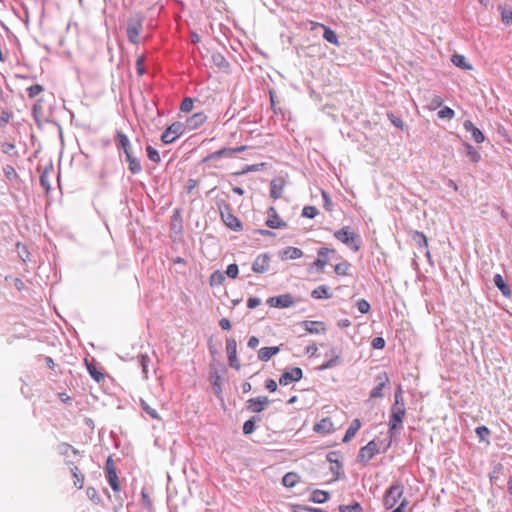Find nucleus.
<instances>
[{
  "label": "nucleus",
  "mask_w": 512,
  "mask_h": 512,
  "mask_svg": "<svg viewBox=\"0 0 512 512\" xmlns=\"http://www.w3.org/2000/svg\"><path fill=\"white\" fill-rule=\"evenodd\" d=\"M115 145L119 152H123L125 160L128 163L129 171L136 175L142 171V165L140 160L134 156L131 142L126 134L122 131L117 130L114 137Z\"/></svg>",
  "instance_id": "1"
},
{
  "label": "nucleus",
  "mask_w": 512,
  "mask_h": 512,
  "mask_svg": "<svg viewBox=\"0 0 512 512\" xmlns=\"http://www.w3.org/2000/svg\"><path fill=\"white\" fill-rule=\"evenodd\" d=\"M406 415V409L405 408H391L390 409V416H389V440L384 447L383 451H387L388 448H390L392 442L396 440V438L400 435V432L403 428V420Z\"/></svg>",
  "instance_id": "2"
},
{
  "label": "nucleus",
  "mask_w": 512,
  "mask_h": 512,
  "mask_svg": "<svg viewBox=\"0 0 512 512\" xmlns=\"http://www.w3.org/2000/svg\"><path fill=\"white\" fill-rule=\"evenodd\" d=\"M145 19V14L142 11H134L129 15L126 23V34L131 44H139V36L143 30Z\"/></svg>",
  "instance_id": "3"
},
{
  "label": "nucleus",
  "mask_w": 512,
  "mask_h": 512,
  "mask_svg": "<svg viewBox=\"0 0 512 512\" xmlns=\"http://www.w3.org/2000/svg\"><path fill=\"white\" fill-rule=\"evenodd\" d=\"M216 205L219 210L220 218L226 227L235 232H239L243 229L241 220L232 213L231 205L226 200L218 199Z\"/></svg>",
  "instance_id": "4"
},
{
  "label": "nucleus",
  "mask_w": 512,
  "mask_h": 512,
  "mask_svg": "<svg viewBox=\"0 0 512 512\" xmlns=\"http://www.w3.org/2000/svg\"><path fill=\"white\" fill-rule=\"evenodd\" d=\"M334 237L354 252L359 251L361 248L362 241L360 235L352 231L349 226H344L335 231Z\"/></svg>",
  "instance_id": "5"
},
{
  "label": "nucleus",
  "mask_w": 512,
  "mask_h": 512,
  "mask_svg": "<svg viewBox=\"0 0 512 512\" xmlns=\"http://www.w3.org/2000/svg\"><path fill=\"white\" fill-rule=\"evenodd\" d=\"M404 486L399 481H394L385 491L383 496V506L386 510L392 509L402 497Z\"/></svg>",
  "instance_id": "6"
},
{
  "label": "nucleus",
  "mask_w": 512,
  "mask_h": 512,
  "mask_svg": "<svg viewBox=\"0 0 512 512\" xmlns=\"http://www.w3.org/2000/svg\"><path fill=\"white\" fill-rule=\"evenodd\" d=\"M185 125L182 122L176 121L169 125L161 134V141L164 144L173 143L178 137L185 133Z\"/></svg>",
  "instance_id": "7"
},
{
  "label": "nucleus",
  "mask_w": 512,
  "mask_h": 512,
  "mask_svg": "<svg viewBox=\"0 0 512 512\" xmlns=\"http://www.w3.org/2000/svg\"><path fill=\"white\" fill-rule=\"evenodd\" d=\"M379 452L380 447L375 440H371L359 450L357 461L366 465Z\"/></svg>",
  "instance_id": "8"
},
{
  "label": "nucleus",
  "mask_w": 512,
  "mask_h": 512,
  "mask_svg": "<svg viewBox=\"0 0 512 512\" xmlns=\"http://www.w3.org/2000/svg\"><path fill=\"white\" fill-rule=\"evenodd\" d=\"M270 403L271 400L267 396H258L246 401V409L253 413H261Z\"/></svg>",
  "instance_id": "9"
},
{
  "label": "nucleus",
  "mask_w": 512,
  "mask_h": 512,
  "mask_svg": "<svg viewBox=\"0 0 512 512\" xmlns=\"http://www.w3.org/2000/svg\"><path fill=\"white\" fill-rule=\"evenodd\" d=\"M266 303L274 308H289L294 304V298L290 293L269 297Z\"/></svg>",
  "instance_id": "10"
},
{
  "label": "nucleus",
  "mask_w": 512,
  "mask_h": 512,
  "mask_svg": "<svg viewBox=\"0 0 512 512\" xmlns=\"http://www.w3.org/2000/svg\"><path fill=\"white\" fill-rule=\"evenodd\" d=\"M303 378V371L300 367H293L291 369L285 370L280 378L279 384L281 386H287L292 382H298Z\"/></svg>",
  "instance_id": "11"
},
{
  "label": "nucleus",
  "mask_w": 512,
  "mask_h": 512,
  "mask_svg": "<svg viewBox=\"0 0 512 512\" xmlns=\"http://www.w3.org/2000/svg\"><path fill=\"white\" fill-rule=\"evenodd\" d=\"M226 352L230 367L240 370L241 365L237 358V342L234 338L226 339Z\"/></svg>",
  "instance_id": "12"
},
{
  "label": "nucleus",
  "mask_w": 512,
  "mask_h": 512,
  "mask_svg": "<svg viewBox=\"0 0 512 512\" xmlns=\"http://www.w3.org/2000/svg\"><path fill=\"white\" fill-rule=\"evenodd\" d=\"M376 386L370 392V398H382L383 389L389 385L390 380L386 372L379 373L375 377Z\"/></svg>",
  "instance_id": "13"
},
{
  "label": "nucleus",
  "mask_w": 512,
  "mask_h": 512,
  "mask_svg": "<svg viewBox=\"0 0 512 512\" xmlns=\"http://www.w3.org/2000/svg\"><path fill=\"white\" fill-rule=\"evenodd\" d=\"M330 252L334 253L335 249L328 247H321L318 249V258L313 262V267H315L318 273L324 272V268L328 264V260L326 259V257Z\"/></svg>",
  "instance_id": "14"
},
{
  "label": "nucleus",
  "mask_w": 512,
  "mask_h": 512,
  "mask_svg": "<svg viewBox=\"0 0 512 512\" xmlns=\"http://www.w3.org/2000/svg\"><path fill=\"white\" fill-rule=\"evenodd\" d=\"M270 255L268 253H262L256 257L252 263V271L258 274L265 273L270 268Z\"/></svg>",
  "instance_id": "15"
},
{
  "label": "nucleus",
  "mask_w": 512,
  "mask_h": 512,
  "mask_svg": "<svg viewBox=\"0 0 512 512\" xmlns=\"http://www.w3.org/2000/svg\"><path fill=\"white\" fill-rule=\"evenodd\" d=\"M267 214L268 219L265 222L267 227L271 229H282L287 227V223L279 218L277 211L274 207H269Z\"/></svg>",
  "instance_id": "16"
},
{
  "label": "nucleus",
  "mask_w": 512,
  "mask_h": 512,
  "mask_svg": "<svg viewBox=\"0 0 512 512\" xmlns=\"http://www.w3.org/2000/svg\"><path fill=\"white\" fill-rule=\"evenodd\" d=\"M207 120V116L204 112L194 113L192 116L186 119L184 123L185 129L195 130L198 129Z\"/></svg>",
  "instance_id": "17"
},
{
  "label": "nucleus",
  "mask_w": 512,
  "mask_h": 512,
  "mask_svg": "<svg viewBox=\"0 0 512 512\" xmlns=\"http://www.w3.org/2000/svg\"><path fill=\"white\" fill-rule=\"evenodd\" d=\"M301 325L304 329L310 334H319L326 332V326L324 322L321 321H303Z\"/></svg>",
  "instance_id": "18"
},
{
  "label": "nucleus",
  "mask_w": 512,
  "mask_h": 512,
  "mask_svg": "<svg viewBox=\"0 0 512 512\" xmlns=\"http://www.w3.org/2000/svg\"><path fill=\"white\" fill-rule=\"evenodd\" d=\"M463 127L467 132L471 133V137L476 143L484 142L485 136L483 132L479 128L474 126V124L470 120H465L463 123Z\"/></svg>",
  "instance_id": "19"
},
{
  "label": "nucleus",
  "mask_w": 512,
  "mask_h": 512,
  "mask_svg": "<svg viewBox=\"0 0 512 512\" xmlns=\"http://www.w3.org/2000/svg\"><path fill=\"white\" fill-rule=\"evenodd\" d=\"M493 282L494 285L501 291L504 297L510 298L512 296V291L501 274H495L493 277Z\"/></svg>",
  "instance_id": "20"
},
{
  "label": "nucleus",
  "mask_w": 512,
  "mask_h": 512,
  "mask_svg": "<svg viewBox=\"0 0 512 512\" xmlns=\"http://www.w3.org/2000/svg\"><path fill=\"white\" fill-rule=\"evenodd\" d=\"M303 256V251L296 247H286L279 251V257L282 260L298 259Z\"/></svg>",
  "instance_id": "21"
},
{
  "label": "nucleus",
  "mask_w": 512,
  "mask_h": 512,
  "mask_svg": "<svg viewBox=\"0 0 512 512\" xmlns=\"http://www.w3.org/2000/svg\"><path fill=\"white\" fill-rule=\"evenodd\" d=\"M313 430L316 433L328 434L333 431V423L329 417L323 418L318 423H315Z\"/></svg>",
  "instance_id": "22"
},
{
  "label": "nucleus",
  "mask_w": 512,
  "mask_h": 512,
  "mask_svg": "<svg viewBox=\"0 0 512 512\" xmlns=\"http://www.w3.org/2000/svg\"><path fill=\"white\" fill-rule=\"evenodd\" d=\"M279 351L280 348L278 346L262 347L258 351V358L263 362H267Z\"/></svg>",
  "instance_id": "23"
},
{
  "label": "nucleus",
  "mask_w": 512,
  "mask_h": 512,
  "mask_svg": "<svg viewBox=\"0 0 512 512\" xmlns=\"http://www.w3.org/2000/svg\"><path fill=\"white\" fill-rule=\"evenodd\" d=\"M223 157H232V151L231 148H221L215 152H212L208 154L206 157L203 158V163H208L212 160H217Z\"/></svg>",
  "instance_id": "24"
},
{
  "label": "nucleus",
  "mask_w": 512,
  "mask_h": 512,
  "mask_svg": "<svg viewBox=\"0 0 512 512\" xmlns=\"http://www.w3.org/2000/svg\"><path fill=\"white\" fill-rule=\"evenodd\" d=\"M318 25H319V27H321L323 29V38L327 42H329L333 45H336V46L340 45L338 36L332 28H330L329 26H326L324 24H318Z\"/></svg>",
  "instance_id": "25"
},
{
  "label": "nucleus",
  "mask_w": 512,
  "mask_h": 512,
  "mask_svg": "<svg viewBox=\"0 0 512 512\" xmlns=\"http://www.w3.org/2000/svg\"><path fill=\"white\" fill-rule=\"evenodd\" d=\"M344 363V359L341 355H334V357L328 358L323 364L317 367V370L324 371L327 369L334 368L336 366L342 365Z\"/></svg>",
  "instance_id": "26"
},
{
  "label": "nucleus",
  "mask_w": 512,
  "mask_h": 512,
  "mask_svg": "<svg viewBox=\"0 0 512 512\" xmlns=\"http://www.w3.org/2000/svg\"><path fill=\"white\" fill-rule=\"evenodd\" d=\"M361 427V422L359 419H354L350 426L348 427V429L346 430L345 432V435L342 439V442L343 443H347L349 442L354 436L355 434L357 433V431L360 429Z\"/></svg>",
  "instance_id": "27"
},
{
  "label": "nucleus",
  "mask_w": 512,
  "mask_h": 512,
  "mask_svg": "<svg viewBox=\"0 0 512 512\" xmlns=\"http://www.w3.org/2000/svg\"><path fill=\"white\" fill-rule=\"evenodd\" d=\"M330 499V493L325 490H314L309 498V501L322 504Z\"/></svg>",
  "instance_id": "28"
},
{
  "label": "nucleus",
  "mask_w": 512,
  "mask_h": 512,
  "mask_svg": "<svg viewBox=\"0 0 512 512\" xmlns=\"http://www.w3.org/2000/svg\"><path fill=\"white\" fill-rule=\"evenodd\" d=\"M70 473L74 478V485L78 489H82L84 486L85 476L77 466L70 467Z\"/></svg>",
  "instance_id": "29"
},
{
  "label": "nucleus",
  "mask_w": 512,
  "mask_h": 512,
  "mask_svg": "<svg viewBox=\"0 0 512 512\" xmlns=\"http://www.w3.org/2000/svg\"><path fill=\"white\" fill-rule=\"evenodd\" d=\"M260 416H252L248 420H246L243 424V434L250 435L256 430V422H260Z\"/></svg>",
  "instance_id": "30"
},
{
  "label": "nucleus",
  "mask_w": 512,
  "mask_h": 512,
  "mask_svg": "<svg viewBox=\"0 0 512 512\" xmlns=\"http://www.w3.org/2000/svg\"><path fill=\"white\" fill-rule=\"evenodd\" d=\"M451 61L455 66H457L463 70H471L472 69V65L467 62V59L464 55L457 54V53L453 54L451 57Z\"/></svg>",
  "instance_id": "31"
},
{
  "label": "nucleus",
  "mask_w": 512,
  "mask_h": 512,
  "mask_svg": "<svg viewBox=\"0 0 512 512\" xmlns=\"http://www.w3.org/2000/svg\"><path fill=\"white\" fill-rule=\"evenodd\" d=\"M53 171L52 166L50 168H45L39 178L40 185L44 188V190L48 193L51 190L50 184V175Z\"/></svg>",
  "instance_id": "32"
},
{
  "label": "nucleus",
  "mask_w": 512,
  "mask_h": 512,
  "mask_svg": "<svg viewBox=\"0 0 512 512\" xmlns=\"http://www.w3.org/2000/svg\"><path fill=\"white\" fill-rule=\"evenodd\" d=\"M86 366H87V370H88L91 378L94 379L97 383H100L102 380H104V378H105L104 373L101 370H99L95 366V364L89 363L86 360Z\"/></svg>",
  "instance_id": "33"
},
{
  "label": "nucleus",
  "mask_w": 512,
  "mask_h": 512,
  "mask_svg": "<svg viewBox=\"0 0 512 512\" xmlns=\"http://www.w3.org/2000/svg\"><path fill=\"white\" fill-rule=\"evenodd\" d=\"M106 479L114 492H118L120 490V482L116 469H110V471L106 473Z\"/></svg>",
  "instance_id": "34"
},
{
  "label": "nucleus",
  "mask_w": 512,
  "mask_h": 512,
  "mask_svg": "<svg viewBox=\"0 0 512 512\" xmlns=\"http://www.w3.org/2000/svg\"><path fill=\"white\" fill-rule=\"evenodd\" d=\"M311 296L314 299H329L332 297V294L329 293L326 285H320L311 292Z\"/></svg>",
  "instance_id": "35"
},
{
  "label": "nucleus",
  "mask_w": 512,
  "mask_h": 512,
  "mask_svg": "<svg viewBox=\"0 0 512 512\" xmlns=\"http://www.w3.org/2000/svg\"><path fill=\"white\" fill-rule=\"evenodd\" d=\"M464 148L466 156L470 159L471 162L478 163L481 160L480 153L470 143L465 142Z\"/></svg>",
  "instance_id": "36"
},
{
  "label": "nucleus",
  "mask_w": 512,
  "mask_h": 512,
  "mask_svg": "<svg viewBox=\"0 0 512 512\" xmlns=\"http://www.w3.org/2000/svg\"><path fill=\"white\" fill-rule=\"evenodd\" d=\"M299 475L295 472H288L282 478L283 486L287 488L294 487L299 481Z\"/></svg>",
  "instance_id": "37"
},
{
  "label": "nucleus",
  "mask_w": 512,
  "mask_h": 512,
  "mask_svg": "<svg viewBox=\"0 0 512 512\" xmlns=\"http://www.w3.org/2000/svg\"><path fill=\"white\" fill-rule=\"evenodd\" d=\"M210 379L212 381V387L215 392V394L219 395L222 392L221 387V376L219 375L217 370L210 372Z\"/></svg>",
  "instance_id": "38"
},
{
  "label": "nucleus",
  "mask_w": 512,
  "mask_h": 512,
  "mask_svg": "<svg viewBox=\"0 0 512 512\" xmlns=\"http://www.w3.org/2000/svg\"><path fill=\"white\" fill-rule=\"evenodd\" d=\"M412 240L416 243L419 248H424L428 246L427 237L423 232L414 231L412 233Z\"/></svg>",
  "instance_id": "39"
},
{
  "label": "nucleus",
  "mask_w": 512,
  "mask_h": 512,
  "mask_svg": "<svg viewBox=\"0 0 512 512\" xmlns=\"http://www.w3.org/2000/svg\"><path fill=\"white\" fill-rule=\"evenodd\" d=\"M283 191V184L277 183L276 180H272L270 183V196L274 200L279 199L281 197Z\"/></svg>",
  "instance_id": "40"
},
{
  "label": "nucleus",
  "mask_w": 512,
  "mask_h": 512,
  "mask_svg": "<svg viewBox=\"0 0 512 512\" xmlns=\"http://www.w3.org/2000/svg\"><path fill=\"white\" fill-rule=\"evenodd\" d=\"M138 362L142 369V374L144 379H148V363L150 358L147 354L138 355Z\"/></svg>",
  "instance_id": "41"
},
{
  "label": "nucleus",
  "mask_w": 512,
  "mask_h": 512,
  "mask_svg": "<svg viewBox=\"0 0 512 512\" xmlns=\"http://www.w3.org/2000/svg\"><path fill=\"white\" fill-rule=\"evenodd\" d=\"M291 511L292 512H327L320 508H314L302 504H293L291 505Z\"/></svg>",
  "instance_id": "42"
},
{
  "label": "nucleus",
  "mask_w": 512,
  "mask_h": 512,
  "mask_svg": "<svg viewBox=\"0 0 512 512\" xmlns=\"http://www.w3.org/2000/svg\"><path fill=\"white\" fill-rule=\"evenodd\" d=\"M209 281L211 286H219L225 281V274L220 270H216L211 274Z\"/></svg>",
  "instance_id": "43"
},
{
  "label": "nucleus",
  "mask_w": 512,
  "mask_h": 512,
  "mask_svg": "<svg viewBox=\"0 0 512 512\" xmlns=\"http://www.w3.org/2000/svg\"><path fill=\"white\" fill-rule=\"evenodd\" d=\"M351 267V264L348 261H343L334 266V272L339 276H345L348 275L349 268Z\"/></svg>",
  "instance_id": "44"
},
{
  "label": "nucleus",
  "mask_w": 512,
  "mask_h": 512,
  "mask_svg": "<svg viewBox=\"0 0 512 512\" xmlns=\"http://www.w3.org/2000/svg\"><path fill=\"white\" fill-rule=\"evenodd\" d=\"M475 433L476 435L478 436V438L481 440V441H484L486 443H489V436L491 434L490 430L488 427L482 425V426H478L476 429H475Z\"/></svg>",
  "instance_id": "45"
},
{
  "label": "nucleus",
  "mask_w": 512,
  "mask_h": 512,
  "mask_svg": "<svg viewBox=\"0 0 512 512\" xmlns=\"http://www.w3.org/2000/svg\"><path fill=\"white\" fill-rule=\"evenodd\" d=\"M405 408V403H404V399H403V396H402V388L401 386L399 385L397 390L395 391V394H394V403L393 405L391 406V408Z\"/></svg>",
  "instance_id": "46"
},
{
  "label": "nucleus",
  "mask_w": 512,
  "mask_h": 512,
  "mask_svg": "<svg viewBox=\"0 0 512 512\" xmlns=\"http://www.w3.org/2000/svg\"><path fill=\"white\" fill-rule=\"evenodd\" d=\"M141 408L153 419H160V416L156 409L152 408L145 400L140 399Z\"/></svg>",
  "instance_id": "47"
},
{
  "label": "nucleus",
  "mask_w": 512,
  "mask_h": 512,
  "mask_svg": "<svg viewBox=\"0 0 512 512\" xmlns=\"http://www.w3.org/2000/svg\"><path fill=\"white\" fill-rule=\"evenodd\" d=\"M146 153L149 160H151L154 163H159L161 161L159 152L152 146L148 145L146 147Z\"/></svg>",
  "instance_id": "48"
},
{
  "label": "nucleus",
  "mask_w": 512,
  "mask_h": 512,
  "mask_svg": "<svg viewBox=\"0 0 512 512\" xmlns=\"http://www.w3.org/2000/svg\"><path fill=\"white\" fill-rule=\"evenodd\" d=\"M387 118L390 120V122L397 128L403 130L405 127L404 121L399 117L396 116L393 112H387Z\"/></svg>",
  "instance_id": "49"
},
{
  "label": "nucleus",
  "mask_w": 512,
  "mask_h": 512,
  "mask_svg": "<svg viewBox=\"0 0 512 512\" xmlns=\"http://www.w3.org/2000/svg\"><path fill=\"white\" fill-rule=\"evenodd\" d=\"M86 495L93 503H95V504L102 503V499L100 498L97 490L94 487H88L86 489Z\"/></svg>",
  "instance_id": "50"
},
{
  "label": "nucleus",
  "mask_w": 512,
  "mask_h": 512,
  "mask_svg": "<svg viewBox=\"0 0 512 512\" xmlns=\"http://www.w3.org/2000/svg\"><path fill=\"white\" fill-rule=\"evenodd\" d=\"M340 512H362V507L360 503L353 502L350 505H341L339 506Z\"/></svg>",
  "instance_id": "51"
},
{
  "label": "nucleus",
  "mask_w": 512,
  "mask_h": 512,
  "mask_svg": "<svg viewBox=\"0 0 512 512\" xmlns=\"http://www.w3.org/2000/svg\"><path fill=\"white\" fill-rule=\"evenodd\" d=\"M319 211L315 206H305L302 209V217L313 219L318 215Z\"/></svg>",
  "instance_id": "52"
},
{
  "label": "nucleus",
  "mask_w": 512,
  "mask_h": 512,
  "mask_svg": "<svg viewBox=\"0 0 512 512\" xmlns=\"http://www.w3.org/2000/svg\"><path fill=\"white\" fill-rule=\"evenodd\" d=\"M330 471L333 473L334 477L332 481H337L341 478V475H343V464L342 462L337 464H332L330 467Z\"/></svg>",
  "instance_id": "53"
},
{
  "label": "nucleus",
  "mask_w": 512,
  "mask_h": 512,
  "mask_svg": "<svg viewBox=\"0 0 512 512\" xmlns=\"http://www.w3.org/2000/svg\"><path fill=\"white\" fill-rule=\"evenodd\" d=\"M195 99L191 97H185L180 105V110L185 113H189L193 109Z\"/></svg>",
  "instance_id": "54"
},
{
  "label": "nucleus",
  "mask_w": 512,
  "mask_h": 512,
  "mask_svg": "<svg viewBox=\"0 0 512 512\" xmlns=\"http://www.w3.org/2000/svg\"><path fill=\"white\" fill-rule=\"evenodd\" d=\"M321 195L323 199V207L326 211L331 212L333 210V203L329 193L325 190H322Z\"/></svg>",
  "instance_id": "55"
},
{
  "label": "nucleus",
  "mask_w": 512,
  "mask_h": 512,
  "mask_svg": "<svg viewBox=\"0 0 512 512\" xmlns=\"http://www.w3.org/2000/svg\"><path fill=\"white\" fill-rule=\"evenodd\" d=\"M43 91L44 87L40 84H34L27 88V94L29 98H34Z\"/></svg>",
  "instance_id": "56"
},
{
  "label": "nucleus",
  "mask_w": 512,
  "mask_h": 512,
  "mask_svg": "<svg viewBox=\"0 0 512 512\" xmlns=\"http://www.w3.org/2000/svg\"><path fill=\"white\" fill-rule=\"evenodd\" d=\"M356 307H357L358 311L362 314H367L371 308L370 304L365 299H359L356 302Z\"/></svg>",
  "instance_id": "57"
},
{
  "label": "nucleus",
  "mask_w": 512,
  "mask_h": 512,
  "mask_svg": "<svg viewBox=\"0 0 512 512\" xmlns=\"http://www.w3.org/2000/svg\"><path fill=\"white\" fill-rule=\"evenodd\" d=\"M212 60H213V63L217 66V67H220V68H224V67H227L228 66V62L226 61V59L224 58L223 55H221L220 53H216L212 56Z\"/></svg>",
  "instance_id": "58"
},
{
  "label": "nucleus",
  "mask_w": 512,
  "mask_h": 512,
  "mask_svg": "<svg viewBox=\"0 0 512 512\" xmlns=\"http://www.w3.org/2000/svg\"><path fill=\"white\" fill-rule=\"evenodd\" d=\"M238 273H239L238 265L236 263H232L227 266V269L224 274L227 275L228 277L234 279L238 276Z\"/></svg>",
  "instance_id": "59"
},
{
  "label": "nucleus",
  "mask_w": 512,
  "mask_h": 512,
  "mask_svg": "<svg viewBox=\"0 0 512 512\" xmlns=\"http://www.w3.org/2000/svg\"><path fill=\"white\" fill-rule=\"evenodd\" d=\"M454 114H455L454 110L451 109L450 107L446 106V107L442 108L441 110H439L437 115L440 119H445V118L451 119L454 117Z\"/></svg>",
  "instance_id": "60"
},
{
  "label": "nucleus",
  "mask_w": 512,
  "mask_h": 512,
  "mask_svg": "<svg viewBox=\"0 0 512 512\" xmlns=\"http://www.w3.org/2000/svg\"><path fill=\"white\" fill-rule=\"evenodd\" d=\"M16 247L19 257L25 262L30 254L27 247L19 242L16 244Z\"/></svg>",
  "instance_id": "61"
},
{
  "label": "nucleus",
  "mask_w": 512,
  "mask_h": 512,
  "mask_svg": "<svg viewBox=\"0 0 512 512\" xmlns=\"http://www.w3.org/2000/svg\"><path fill=\"white\" fill-rule=\"evenodd\" d=\"M501 20L506 25L512 24V10L503 8L501 11Z\"/></svg>",
  "instance_id": "62"
},
{
  "label": "nucleus",
  "mask_w": 512,
  "mask_h": 512,
  "mask_svg": "<svg viewBox=\"0 0 512 512\" xmlns=\"http://www.w3.org/2000/svg\"><path fill=\"white\" fill-rule=\"evenodd\" d=\"M3 172H4L5 176H6V178L9 179V180H13V179L18 178V174H17L16 170L11 165H6L3 168Z\"/></svg>",
  "instance_id": "63"
},
{
  "label": "nucleus",
  "mask_w": 512,
  "mask_h": 512,
  "mask_svg": "<svg viewBox=\"0 0 512 512\" xmlns=\"http://www.w3.org/2000/svg\"><path fill=\"white\" fill-rule=\"evenodd\" d=\"M141 498L144 506L150 510L152 508V500L145 488H143L141 491Z\"/></svg>",
  "instance_id": "64"
}]
</instances>
